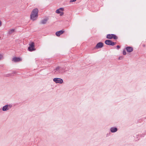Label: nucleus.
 <instances>
[{"mask_svg": "<svg viewBox=\"0 0 146 146\" xmlns=\"http://www.w3.org/2000/svg\"><path fill=\"white\" fill-rule=\"evenodd\" d=\"M48 19V18H46L42 20L41 21V23L43 24H46L47 21Z\"/></svg>", "mask_w": 146, "mask_h": 146, "instance_id": "12", "label": "nucleus"}, {"mask_svg": "<svg viewBox=\"0 0 146 146\" xmlns=\"http://www.w3.org/2000/svg\"><path fill=\"white\" fill-rule=\"evenodd\" d=\"M3 56L1 54H0V60L3 58Z\"/></svg>", "mask_w": 146, "mask_h": 146, "instance_id": "20", "label": "nucleus"}, {"mask_svg": "<svg viewBox=\"0 0 146 146\" xmlns=\"http://www.w3.org/2000/svg\"><path fill=\"white\" fill-rule=\"evenodd\" d=\"M76 0H71L70 1V2H73L75 1Z\"/></svg>", "mask_w": 146, "mask_h": 146, "instance_id": "22", "label": "nucleus"}, {"mask_svg": "<svg viewBox=\"0 0 146 146\" xmlns=\"http://www.w3.org/2000/svg\"><path fill=\"white\" fill-rule=\"evenodd\" d=\"M145 46L144 45H143V46Z\"/></svg>", "mask_w": 146, "mask_h": 146, "instance_id": "27", "label": "nucleus"}, {"mask_svg": "<svg viewBox=\"0 0 146 146\" xmlns=\"http://www.w3.org/2000/svg\"><path fill=\"white\" fill-rule=\"evenodd\" d=\"M21 60V59L19 57H14L12 59V61L15 62H19Z\"/></svg>", "mask_w": 146, "mask_h": 146, "instance_id": "6", "label": "nucleus"}, {"mask_svg": "<svg viewBox=\"0 0 146 146\" xmlns=\"http://www.w3.org/2000/svg\"><path fill=\"white\" fill-rule=\"evenodd\" d=\"M1 38V37H0V38Z\"/></svg>", "mask_w": 146, "mask_h": 146, "instance_id": "28", "label": "nucleus"}, {"mask_svg": "<svg viewBox=\"0 0 146 146\" xmlns=\"http://www.w3.org/2000/svg\"><path fill=\"white\" fill-rule=\"evenodd\" d=\"M64 10V9L62 8H60L59 9H57L56 11V12L57 13L59 14L60 13H61V12L63 11Z\"/></svg>", "mask_w": 146, "mask_h": 146, "instance_id": "11", "label": "nucleus"}, {"mask_svg": "<svg viewBox=\"0 0 146 146\" xmlns=\"http://www.w3.org/2000/svg\"><path fill=\"white\" fill-rule=\"evenodd\" d=\"M117 130V128L115 127H111L110 129V131L112 133L115 132H116Z\"/></svg>", "mask_w": 146, "mask_h": 146, "instance_id": "10", "label": "nucleus"}, {"mask_svg": "<svg viewBox=\"0 0 146 146\" xmlns=\"http://www.w3.org/2000/svg\"><path fill=\"white\" fill-rule=\"evenodd\" d=\"M2 110L3 111H6L9 110V109L7 105H5L3 106L2 108Z\"/></svg>", "mask_w": 146, "mask_h": 146, "instance_id": "13", "label": "nucleus"}, {"mask_svg": "<svg viewBox=\"0 0 146 146\" xmlns=\"http://www.w3.org/2000/svg\"><path fill=\"white\" fill-rule=\"evenodd\" d=\"M60 13V16H62V15H63V14H64V13L63 12H62V11L61 12V13Z\"/></svg>", "mask_w": 146, "mask_h": 146, "instance_id": "21", "label": "nucleus"}, {"mask_svg": "<svg viewBox=\"0 0 146 146\" xmlns=\"http://www.w3.org/2000/svg\"><path fill=\"white\" fill-rule=\"evenodd\" d=\"M116 42H113L111 41V42L110 43V45L111 46H114L116 44Z\"/></svg>", "mask_w": 146, "mask_h": 146, "instance_id": "17", "label": "nucleus"}, {"mask_svg": "<svg viewBox=\"0 0 146 146\" xmlns=\"http://www.w3.org/2000/svg\"><path fill=\"white\" fill-rule=\"evenodd\" d=\"M126 48L127 51L129 52H132L133 50V48L131 47L128 46Z\"/></svg>", "mask_w": 146, "mask_h": 146, "instance_id": "9", "label": "nucleus"}, {"mask_svg": "<svg viewBox=\"0 0 146 146\" xmlns=\"http://www.w3.org/2000/svg\"><path fill=\"white\" fill-rule=\"evenodd\" d=\"M2 25V23L1 21L0 20V27Z\"/></svg>", "mask_w": 146, "mask_h": 146, "instance_id": "25", "label": "nucleus"}, {"mask_svg": "<svg viewBox=\"0 0 146 146\" xmlns=\"http://www.w3.org/2000/svg\"><path fill=\"white\" fill-rule=\"evenodd\" d=\"M123 58V57H122V56H121V57H120L119 58V59H122Z\"/></svg>", "mask_w": 146, "mask_h": 146, "instance_id": "24", "label": "nucleus"}, {"mask_svg": "<svg viewBox=\"0 0 146 146\" xmlns=\"http://www.w3.org/2000/svg\"><path fill=\"white\" fill-rule=\"evenodd\" d=\"M15 73H16V72H13V74H15Z\"/></svg>", "mask_w": 146, "mask_h": 146, "instance_id": "26", "label": "nucleus"}, {"mask_svg": "<svg viewBox=\"0 0 146 146\" xmlns=\"http://www.w3.org/2000/svg\"><path fill=\"white\" fill-rule=\"evenodd\" d=\"M65 68L62 66H58L56 67L54 70V74H61L65 72Z\"/></svg>", "mask_w": 146, "mask_h": 146, "instance_id": "2", "label": "nucleus"}, {"mask_svg": "<svg viewBox=\"0 0 146 146\" xmlns=\"http://www.w3.org/2000/svg\"><path fill=\"white\" fill-rule=\"evenodd\" d=\"M123 54L124 55H125L126 54V51L125 50H123Z\"/></svg>", "mask_w": 146, "mask_h": 146, "instance_id": "19", "label": "nucleus"}, {"mask_svg": "<svg viewBox=\"0 0 146 146\" xmlns=\"http://www.w3.org/2000/svg\"><path fill=\"white\" fill-rule=\"evenodd\" d=\"M104 46V44L102 42H100L98 43L95 46V48L98 49Z\"/></svg>", "mask_w": 146, "mask_h": 146, "instance_id": "5", "label": "nucleus"}, {"mask_svg": "<svg viewBox=\"0 0 146 146\" xmlns=\"http://www.w3.org/2000/svg\"><path fill=\"white\" fill-rule=\"evenodd\" d=\"M111 42V41L109 40H107L105 42V43L106 44L109 45H110V43Z\"/></svg>", "mask_w": 146, "mask_h": 146, "instance_id": "14", "label": "nucleus"}, {"mask_svg": "<svg viewBox=\"0 0 146 146\" xmlns=\"http://www.w3.org/2000/svg\"><path fill=\"white\" fill-rule=\"evenodd\" d=\"M112 38L115 39H117V37L115 35L112 34Z\"/></svg>", "mask_w": 146, "mask_h": 146, "instance_id": "16", "label": "nucleus"}, {"mask_svg": "<svg viewBox=\"0 0 146 146\" xmlns=\"http://www.w3.org/2000/svg\"><path fill=\"white\" fill-rule=\"evenodd\" d=\"M64 32V31L61 30L57 31L56 33V35L58 36H59L61 35Z\"/></svg>", "mask_w": 146, "mask_h": 146, "instance_id": "7", "label": "nucleus"}, {"mask_svg": "<svg viewBox=\"0 0 146 146\" xmlns=\"http://www.w3.org/2000/svg\"><path fill=\"white\" fill-rule=\"evenodd\" d=\"M112 34H108L107 35L106 38L109 39H111L112 38Z\"/></svg>", "mask_w": 146, "mask_h": 146, "instance_id": "15", "label": "nucleus"}, {"mask_svg": "<svg viewBox=\"0 0 146 146\" xmlns=\"http://www.w3.org/2000/svg\"><path fill=\"white\" fill-rule=\"evenodd\" d=\"M15 29H11L9 30L7 34L8 35H10L13 33L15 31Z\"/></svg>", "mask_w": 146, "mask_h": 146, "instance_id": "8", "label": "nucleus"}, {"mask_svg": "<svg viewBox=\"0 0 146 146\" xmlns=\"http://www.w3.org/2000/svg\"><path fill=\"white\" fill-rule=\"evenodd\" d=\"M116 47H117V49H119V48H120V46H119V45H117V46Z\"/></svg>", "mask_w": 146, "mask_h": 146, "instance_id": "23", "label": "nucleus"}, {"mask_svg": "<svg viewBox=\"0 0 146 146\" xmlns=\"http://www.w3.org/2000/svg\"><path fill=\"white\" fill-rule=\"evenodd\" d=\"M53 81L56 83L61 84L63 82V80L59 78H54L53 79Z\"/></svg>", "mask_w": 146, "mask_h": 146, "instance_id": "3", "label": "nucleus"}, {"mask_svg": "<svg viewBox=\"0 0 146 146\" xmlns=\"http://www.w3.org/2000/svg\"><path fill=\"white\" fill-rule=\"evenodd\" d=\"M6 105L7 106V107L9 109H9L10 108H11L12 106L11 104H9V105Z\"/></svg>", "mask_w": 146, "mask_h": 146, "instance_id": "18", "label": "nucleus"}, {"mask_svg": "<svg viewBox=\"0 0 146 146\" xmlns=\"http://www.w3.org/2000/svg\"><path fill=\"white\" fill-rule=\"evenodd\" d=\"M34 43L32 42L31 44H29V46L28 48V50L30 51H32L35 50L34 48Z\"/></svg>", "mask_w": 146, "mask_h": 146, "instance_id": "4", "label": "nucleus"}, {"mask_svg": "<svg viewBox=\"0 0 146 146\" xmlns=\"http://www.w3.org/2000/svg\"><path fill=\"white\" fill-rule=\"evenodd\" d=\"M38 10L37 8L34 9L32 11L31 15V19L33 21L35 20L38 16Z\"/></svg>", "mask_w": 146, "mask_h": 146, "instance_id": "1", "label": "nucleus"}]
</instances>
